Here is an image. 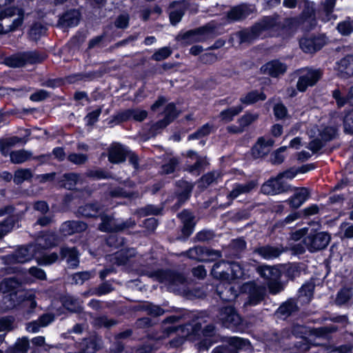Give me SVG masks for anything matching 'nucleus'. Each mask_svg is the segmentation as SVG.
<instances>
[{
    "instance_id": "nucleus-18",
    "label": "nucleus",
    "mask_w": 353,
    "mask_h": 353,
    "mask_svg": "<svg viewBox=\"0 0 353 353\" xmlns=\"http://www.w3.org/2000/svg\"><path fill=\"white\" fill-rule=\"evenodd\" d=\"M157 278L161 283H164L170 288L172 285H178L183 283L184 278L181 274H176L172 272L161 271L158 272Z\"/></svg>"
},
{
    "instance_id": "nucleus-42",
    "label": "nucleus",
    "mask_w": 353,
    "mask_h": 353,
    "mask_svg": "<svg viewBox=\"0 0 353 353\" xmlns=\"http://www.w3.org/2000/svg\"><path fill=\"white\" fill-rule=\"evenodd\" d=\"M177 116L174 104L170 103L165 111V119L160 123V126H165Z\"/></svg>"
},
{
    "instance_id": "nucleus-40",
    "label": "nucleus",
    "mask_w": 353,
    "mask_h": 353,
    "mask_svg": "<svg viewBox=\"0 0 353 353\" xmlns=\"http://www.w3.org/2000/svg\"><path fill=\"white\" fill-rule=\"evenodd\" d=\"M339 32L344 36L349 35L353 32V20L347 18L337 25Z\"/></svg>"
},
{
    "instance_id": "nucleus-38",
    "label": "nucleus",
    "mask_w": 353,
    "mask_h": 353,
    "mask_svg": "<svg viewBox=\"0 0 353 353\" xmlns=\"http://www.w3.org/2000/svg\"><path fill=\"white\" fill-rule=\"evenodd\" d=\"M31 154L26 150H17L10 153V159L14 163H21L30 158Z\"/></svg>"
},
{
    "instance_id": "nucleus-57",
    "label": "nucleus",
    "mask_w": 353,
    "mask_h": 353,
    "mask_svg": "<svg viewBox=\"0 0 353 353\" xmlns=\"http://www.w3.org/2000/svg\"><path fill=\"white\" fill-rule=\"evenodd\" d=\"M29 274L38 279L44 280L46 278V274L44 270L37 267H32L29 269Z\"/></svg>"
},
{
    "instance_id": "nucleus-21",
    "label": "nucleus",
    "mask_w": 353,
    "mask_h": 353,
    "mask_svg": "<svg viewBox=\"0 0 353 353\" xmlns=\"http://www.w3.org/2000/svg\"><path fill=\"white\" fill-rule=\"evenodd\" d=\"M261 70L263 73L276 77L285 72L286 65L277 60H274L263 65Z\"/></svg>"
},
{
    "instance_id": "nucleus-48",
    "label": "nucleus",
    "mask_w": 353,
    "mask_h": 353,
    "mask_svg": "<svg viewBox=\"0 0 353 353\" xmlns=\"http://www.w3.org/2000/svg\"><path fill=\"white\" fill-rule=\"evenodd\" d=\"M64 306L72 312H78L81 307L80 302L72 297L68 298L64 301Z\"/></svg>"
},
{
    "instance_id": "nucleus-29",
    "label": "nucleus",
    "mask_w": 353,
    "mask_h": 353,
    "mask_svg": "<svg viewBox=\"0 0 353 353\" xmlns=\"http://www.w3.org/2000/svg\"><path fill=\"white\" fill-rule=\"evenodd\" d=\"M147 112L143 110H128L121 112L119 117L121 121L133 119L141 121L147 117Z\"/></svg>"
},
{
    "instance_id": "nucleus-13",
    "label": "nucleus",
    "mask_w": 353,
    "mask_h": 353,
    "mask_svg": "<svg viewBox=\"0 0 353 353\" xmlns=\"http://www.w3.org/2000/svg\"><path fill=\"white\" fill-rule=\"evenodd\" d=\"M321 72L319 70L308 69L301 74L297 82V88L299 91H305L308 86L314 85L321 78Z\"/></svg>"
},
{
    "instance_id": "nucleus-63",
    "label": "nucleus",
    "mask_w": 353,
    "mask_h": 353,
    "mask_svg": "<svg viewBox=\"0 0 353 353\" xmlns=\"http://www.w3.org/2000/svg\"><path fill=\"white\" fill-rule=\"evenodd\" d=\"M332 96L334 99L336 100V104L339 108L343 106L347 102L346 99L342 95L339 90H334Z\"/></svg>"
},
{
    "instance_id": "nucleus-12",
    "label": "nucleus",
    "mask_w": 353,
    "mask_h": 353,
    "mask_svg": "<svg viewBox=\"0 0 353 353\" xmlns=\"http://www.w3.org/2000/svg\"><path fill=\"white\" fill-rule=\"evenodd\" d=\"M6 214L9 216L5 221L0 223V238L10 232L12 230L14 223L19 220V215L14 213L12 207L8 206L0 210V216Z\"/></svg>"
},
{
    "instance_id": "nucleus-39",
    "label": "nucleus",
    "mask_w": 353,
    "mask_h": 353,
    "mask_svg": "<svg viewBox=\"0 0 353 353\" xmlns=\"http://www.w3.org/2000/svg\"><path fill=\"white\" fill-rule=\"evenodd\" d=\"M265 99V95L262 92H251L246 96L241 98V101L245 104L250 105L259 101H263Z\"/></svg>"
},
{
    "instance_id": "nucleus-52",
    "label": "nucleus",
    "mask_w": 353,
    "mask_h": 353,
    "mask_svg": "<svg viewBox=\"0 0 353 353\" xmlns=\"http://www.w3.org/2000/svg\"><path fill=\"white\" fill-rule=\"evenodd\" d=\"M171 54V50L168 47L159 49L152 55V59L155 61H162Z\"/></svg>"
},
{
    "instance_id": "nucleus-53",
    "label": "nucleus",
    "mask_w": 353,
    "mask_h": 353,
    "mask_svg": "<svg viewBox=\"0 0 353 353\" xmlns=\"http://www.w3.org/2000/svg\"><path fill=\"white\" fill-rule=\"evenodd\" d=\"M14 319L12 317L0 319V332H8L13 329Z\"/></svg>"
},
{
    "instance_id": "nucleus-51",
    "label": "nucleus",
    "mask_w": 353,
    "mask_h": 353,
    "mask_svg": "<svg viewBox=\"0 0 353 353\" xmlns=\"http://www.w3.org/2000/svg\"><path fill=\"white\" fill-rule=\"evenodd\" d=\"M212 130V126L209 124L203 125L196 133L189 136L190 139H199L210 134Z\"/></svg>"
},
{
    "instance_id": "nucleus-61",
    "label": "nucleus",
    "mask_w": 353,
    "mask_h": 353,
    "mask_svg": "<svg viewBox=\"0 0 353 353\" xmlns=\"http://www.w3.org/2000/svg\"><path fill=\"white\" fill-rule=\"evenodd\" d=\"M219 173L217 172H210L205 175H204L201 179V183L203 185H210L214 181H216L219 177Z\"/></svg>"
},
{
    "instance_id": "nucleus-26",
    "label": "nucleus",
    "mask_w": 353,
    "mask_h": 353,
    "mask_svg": "<svg viewBox=\"0 0 353 353\" xmlns=\"http://www.w3.org/2000/svg\"><path fill=\"white\" fill-rule=\"evenodd\" d=\"M127 151L119 144H114L109 151L108 159L111 163H118L125 159Z\"/></svg>"
},
{
    "instance_id": "nucleus-17",
    "label": "nucleus",
    "mask_w": 353,
    "mask_h": 353,
    "mask_svg": "<svg viewBox=\"0 0 353 353\" xmlns=\"http://www.w3.org/2000/svg\"><path fill=\"white\" fill-rule=\"evenodd\" d=\"M274 141L270 138L267 139L264 138L259 139L252 149V155L255 158H259L267 154L274 145Z\"/></svg>"
},
{
    "instance_id": "nucleus-46",
    "label": "nucleus",
    "mask_w": 353,
    "mask_h": 353,
    "mask_svg": "<svg viewBox=\"0 0 353 353\" xmlns=\"http://www.w3.org/2000/svg\"><path fill=\"white\" fill-rule=\"evenodd\" d=\"M94 274L92 272H81L74 274L72 279L76 284H82L85 281L88 280Z\"/></svg>"
},
{
    "instance_id": "nucleus-6",
    "label": "nucleus",
    "mask_w": 353,
    "mask_h": 353,
    "mask_svg": "<svg viewBox=\"0 0 353 353\" xmlns=\"http://www.w3.org/2000/svg\"><path fill=\"white\" fill-rule=\"evenodd\" d=\"M23 12L17 8H8L0 12V34H5L18 28L23 21Z\"/></svg>"
},
{
    "instance_id": "nucleus-28",
    "label": "nucleus",
    "mask_w": 353,
    "mask_h": 353,
    "mask_svg": "<svg viewBox=\"0 0 353 353\" xmlns=\"http://www.w3.org/2000/svg\"><path fill=\"white\" fill-rule=\"evenodd\" d=\"M59 256L55 252L45 254L44 250H37L36 261L41 265H49L55 263Z\"/></svg>"
},
{
    "instance_id": "nucleus-15",
    "label": "nucleus",
    "mask_w": 353,
    "mask_h": 353,
    "mask_svg": "<svg viewBox=\"0 0 353 353\" xmlns=\"http://www.w3.org/2000/svg\"><path fill=\"white\" fill-rule=\"evenodd\" d=\"M325 43L322 37L303 38L300 41V46L305 52L312 53L320 50Z\"/></svg>"
},
{
    "instance_id": "nucleus-32",
    "label": "nucleus",
    "mask_w": 353,
    "mask_h": 353,
    "mask_svg": "<svg viewBox=\"0 0 353 353\" xmlns=\"http://www.w3.org/2000/svg\"><path fill=\"white\" fill-rule=\"evenodd\" d=\"M61 256L67 259V263L72 267H77L79 263L78 254L74 248H63L61 251Z\"/></svg>"
},
{
    "instance_id": "nucleus-33",
    "label": "nucleus",
    "mask_w": 353,
    "mask_h": 353,
    "mask_svg": "<svg viewBox=\"0 0 353 353\" xmlns=\"http://www.w3.org/2000/svg\"><path fill=\"white\" fill-rule=\"evenodd\" d=\"M28 348V339L26 337H23L18 339L13 347L8 348L7 353H26Z\"/></svg>"
},
{
    "instance_id": "nucleus-24",
    "label": "nucleus",
    "mask_w": 353,
    "mask_h": 353,
    "mask_svg": "<svg viewBox=\"0 0 353 353\" xmlns=\"http://www.w3.org/2000/svg\"><path fill=\"white\" fill-rule=\"evenodd\" d=\"M256 186V183L254 181L240 184H236L232 190L228 194V198L234 199L239 196L250 192Z\"/></svg>"
},
{
    "instance_id": "nucleus-16",
    "label": "nucleus",
    "mask_w": 353,
    "mask_h": 353,
    "mask_svg": "<svg viewBox=\"0 0 353 353\" xmlns=\"http://www.w3.org/2000/svg\"><path fill=\"white\" fill-rule=\"evenodd\" d=\"M59 240L54 233H46L39 236L34 244L36 250H45L57 245Z\"/></svg>"
},
{
    "instance_id": "nucleus-9",
    "label": "nucleus",
    "mask_w": 353,
    "mask_h": 353,
    "mask_svg": "<svg viewBox=\"0 0 353 353\" xmlns=\"http://www.w3.org/2000/svg\"><path fill=\"white\" fill-rule=\"evenodd\" d=\"M259 274L267 281V285L272 294H276L283 289L280 281L281 272L276 267L263 265L258 268Z\"/></svg>"
},
{
    "instance_id": "nucleus-37",
    "label": "nucleus",
    "mask_w": 353,
    "mask_h": 353,
    "mask_svg": "<svg viewBox=\"0 0 353 353\" xmlns=\"http://www.w3.org/2000/svg\"><path fill=\"white\" fill-rule=\"evenodd\" d=\"M314 286L312 283L303 285L299 290V298L303 302H309L313 294Z\"/></svg>"
},
{
    "instance_id": "nucleus-54",
    "label": "nucleus",
    "mask_w": 353,
    "mask_h": 353,
    "mask_svg": "<svg viewBox=\"0 0 353 353\" xmlns=\"http://www.w3.org/2000/svg\"><path fill=\"white\" fill-rule=\"evenodd\" d=\"M87 156L83 154L73 153L68 156V160L70 162L77 165L84 163L87 161Z\"/></svg>"
},
{
    "instance_id": "nucleus-1",
    "label": "nucleus",
    "mask_w": 353,
    "mask_h": 353,
    "mask_svg": "<svg viewBox=\"0 0 353 353\" xmlns=\"http://www.w3.org/2000/svg\"><path fill=\"white\" fill-rule=\"evenodd\" d=\"M179 319V317L178 316L173 315L167 318L164 322L163 328L165 330L167 335H169L170 332L176 330L180 332L181 334V336L170 342V345L174 347H179L182 345L185 341V338L190 341H195L197 339V336L199 335V332L201 329V326L197 323L194 325L188 324L180 329H176L174 325L166 326V324H172L176 322Z\"/></svg>"
},
{
    "instance_id": "nucleus-34",
    "label": "nucleus",
    "mask_w": 353,
    "mask_h": 353,
    "mask_svg": "<svg viewBox=\"0 0 353 353\" xmlns=\"http://www.w3.org/2000/svg\"><path fill=\"white\" fill-rule=\"evenodd\" d=\"M82 180L81 176L74 174L70 173L66 174L63 176V185L69 190L74 188L77 183H81Z\"/></svg>"
},
{
    "instance_id": "nucleus-19",
    "label": "nucleus",
    "mask_w": 353,
    "mask_h": 353,
    "mask_svg": "<svg viewBox=\"0 0 353 353\" xmlns=\"http://www.w3.org/2000/svg\"><path fill=\"white\" fill-rule=\"evenodd\" d=\"M339 75L346 78L353 75V56H347L341 59L336 68Z\"/></svg>"
},
{
    "instance_id": "nucleus-7",
    "label": "nucleus",
    "mask_w": 353,
    "mask_h": 353,
    "mask_svg": "<svg viewBox=\"0 0 353 353\" xmlns=\"http://www.w3.org/2000/svg\"><path fill=\"white\" fill-rule=\"evenodd\" d=\"M307 134L311 141L308 144V148L313 152H316L323 146V142L332 139L336 134V129L332 127H327L320 130L316 125H311L308 128Z\"/></svg>"
},
{
    "instance_id": "nucleus-36",
    "label": "nucleus",
    "mask_w": 353,
    "mask_h": 353,
    "mask_svg": "<svg viewBox=\"0 0 353 353\" xmlns=\"http://www.w3.org/2000/svg\"><path fill=\"white\" fill-rule=\"evenodd\" d=\"M336 0H326L323 4V14L322 19L324 21H329L331 20H335L336 17L332 14L333 8L335 6Z\"/></svg>"
},
{
    "instance_id": "nucleus-49",
    "label": "nucleus",
    "mask_w": 353,
    "mask_h": 353,
    "mask_svg": "<svg viewBox=\"0 0 353 353\" xmlns=\"http://www.w3.org/2000/svg\"><path fill=\"white\" fill-rule=\"evenodd\" d=\"M352 293L350 290L344 288L339 292L336 302L339 305H342L345 303L351 297Z\"/></svg>"
},
{
    "instance_id": "nucleus-4",
    "label": "nucleus",
    "mask_w": 353,
    "mask_h": 353,
    "mask_svg": "<svg viewBox=\"0 0 353 353\" xmlns=\"http://www.w3.org/2000/svg\"><path fill=\"white\" fill-rule=\"evenodd\" d=\"M79 213L87 217L96 216L98 214L101 216V223L99 228L102 232H112L122 230L128 225L116 223V221L111 216L103 214V211L95 205H85L79 208Z\"/></svg>"
},
{
    "instance_id": "nucleus-14",
    "label": "nucleus",
    "mask_w": 353,
    "mask_h": 353,
    "mask_svg": "<svg viewBox=\"0 0 353 353\" xmlns=\"http://www.w3.org/2000/svg\"><path fill=\"white\" fill-rule=\"evenodd\" d=\"M288 190V185L279 179L278 176L275 179H270L261 187V192L265 194H276Z\"/></svg>"
},
{
    "instance_id": "nucleus-35",
    "label": "nucleus",
    "mask_w": 353,
    "mask_h": 353,
    "mask_svg": "<svg viewBox=\"0 0 353 353\" xmlns=\"http://www.w3.org/2000/svg\"><path fill=\"white\" fill-rule=\"evenodd\" d=\"M228 342L231 347L237 350H248L250 347L248 340L237 336L229 338Z\"/></svg>"
},
{
    "instance_id": "nucleus-50",
    "label": "nucleus",
    "mask_w": 353,
    "mask_h": 353,
    "mask_svg": "<svg viewBox=\"0 0 353 353\" xmlns=\"http://www.w3.org/2000/svg\"><path fill=\"white\" fill-rule=\"evenodd\" d=\"M258 119L256 114L248 113L243 115L239 121V125L243 129L245 127L249 125Z\"/></svg>"
},
{
    "instance_id": "nucleus-41",
    "label": "nucleus",
    "mask_w": 353,
    "mask_h": 353,
    "mask_svg": "<svg viewBox=\"0 0 353 353\" xmlns=\"http://www.w3.org/2000/svg\"><path fill=\"white\" fill-rule=\"evenodd\" d=\"M242 110L243 107L241 105H237L223 110L221 112V119L225 122H229L232 120L234 116L241 112Z\"/></svg>"
},
{
    "instance_id": "nucleus-62",
    "label": "nucleus",
    "mask_w": 353,
    "mask_h": 353,
    "mask_svg": "<svg viewBox=\"0 0 353 353\" xmlns=\"http://www.w3.org/2000/svg\"><path fill=\"white\" fill-rule=\"evenodd\" d=\"M183 15V11L182 10H176L170 12V19L171 23L173 25L179 23Z\"/></svg>"
},
{
    "instance_id": "nucleus-47",
    "label": "nucleus",
    "mask_w": 353,
    "mask_h": 353,
    "mask_svg": "<svg viewBox=\"0 0 353 353\" xmlns=\"http://www.w3.org/2000/svg\"><path fill=\"white\" fill-rule=\"evenodd\" d=\"M188 156L190 158H192L193 159L196 160V162L194 163L193 165L190 166L188 168L189 171L190 172H194L199 170L201 167L202 166V164L203 163V160L200 158L194 152L190 151L188 152Z\"/></svg>"
},
{
    "instance_id": "nucleus-20",
    "label": "nucleus",
    "mask_w": 353,
    "mask_h": 353,
    "mask_svg": "<svg viewBox=\"0 0 353 353\" xmlns=\"http://www.w3.org/2000/svg\"><path fill=\"white\" fill-rule=\"evenodd\" d=\"M207 29L203 28L196 30H191L185 33L181 37V41L185 45H189L192 43L202 41L205 39Z\"/></svg>"
},
{
    "instance_id": "nucleus-56",
    "label": "nucleus",
    "mask_w": 353,
    "mask_h": 353,
    "mask_svg": "<svg viewBox=\"0 0 353 353\" xmlns=\"http://www.w3.org/2000/svg\"><path fill=\"white\" fill-rule=\"evenodd\" d=\"M286 150V147H281L272 154V162L274 164H280L283 161L284 156L282 154Z\"/></svg>"
},
{
    "instance_id": "nucleus-3",
    "label": "nucleus",
    "mask_w": 353,
    "mask_h": 353,
    "mask_svg": "<svg viewBox=\"0 0 353 353\" xmlns=\"http://www.w3.org/2000/svg\"><path fill=\"white\" fill-rule=\"evenodd\" d=\"M235 285H237L236 289V285L230 286L228 289V292H231L230 296L225 297L223 292H219L220 297L228 301L232 300L236 297L238 290H239L240 292L249 294V303L251 305H256L262 300L265 293V288L262 286L257 285L255 282L246 283L240 285L239 282L236 281Z\"/></svg>"
},
{
    "instance_id": "nucleus-11",
    "label": "nucleus",
    "mask_w": 353,
    "mask_h": 353,
    "mask_svg": "<svg viewBox=\"0 0 353 353\" xmlns=\"http://www.w3.org/2000/svg\"><path fill=\"white\" fill-rule=\"evenodd\" d=\"M219 320L223 325L230 329H236L241 323V318L232 307H223L219 314Z\"/></svg>"
},
{
    "instance_id": "nucleus-10",
    "label": "nucleus",
    "mask_w": 353,
    "mask_h": 353,
    "mask_svg": "<svg viewBox=\"0 0 353 353\" xmlns=\"http://www.w3.org/2000/svg\"><path fill=\"white\" fill-rule=\"evenodd\" d=\"M36 247L32 244L28 247H22L14 252V254L6 256V261L10 263H23L36 259Z\"/></svg>"
},
{
    "instance_id": "nucleus-59",
    "label": "nucleus",
    "mask_w": 353,
    "mask_h": 353,
    "mask_svg": "<svg viewBox=\"0 0 353 353\" xmlns=\"http://www.w3.org/2000/svg\"><path fill=\"white\" fill-rule=\"evenodd\" d=\"M344 128L347 132H353V112H349L344 119Z\"/></svg>"
},
{
    "instance_id": "nucleus-23",
    "label": "nucleus",
    "mask_w": 353,
    "mask_h": 353,
    "mask_svg": "<svg viewBox=\"0 0 353 353\" xmlns=\"http://www.w3.org/2000/svg\"><path fill=\"white\" fill-rule=\"evenodd\" d=\"M254 10L252 6L241 5L232 8L228 13V18L231 20H240L248 17Z\"/></svg>"
},
{
    "instance_id": "nucleus-31",
    "label": "nucleus",
    "mask_w": 353,
    "mask_h": 353,
    "mask_svg": "<svg viewBox=\"0 0 353 353\" xmlns=\"http://www.w3.org/2000/svg\"><path fill=\"white\" fill-rule=\"evenodd\" d=\"M282 250L271 246H265L260 248L257 250V252L265 259H272L278 257L282 252Z\"/></svg>"
},
{
    "instance_id": "nucleus-8",
    "label": "nucleus",
    "mask_w": 353,
    "mask_h": 353,
    "mask_svg": "<svg viewBox=\"0 0 353 353\" xmlns=\"http://www.w3.org/2000/svg\"><path fill=\"white\" fill-rule=\"evenodd\" d=\"M330 241V236L325 232H319L314 235H309L304 239V246L299 244L293 247L296 254H301L306 248L310 252H315L325 248Z\"/></svg>"
},
{
    "instance_id": "nucleus-64",
    "label": "nucleus",
    "mask_w": 353,
    "mask_h": 353,
    "mask_svg": "<svg viewBox=\"0 0 353 353\" xmlns=\"http://www.w3.org/2000/svg\"><path fill=\"white\" fill-rule=\"evenodd\" d=\"M48 96V92L45 91L44 90H39L32 94H31L30 99L33 101H40Z\"/></svg>"
},
{
    "instance_id": "nucleus-30",
    "label": "nucleus",
    "mask_w": 353,
    "mask_h": 353,
    "mask_svg": "<svg viewBox=\"0 0 353 353\" xmlns=\"http://www.w3.org/2000/svg\"><path fill=\"white\" fill-rule=\"evenodd\" d=\"M79 21V13L77 10H71L63 14L59 20L61 25L65 26H75Z\"/></svg>"
},
{
    "instance_id": "nucleus-5",
    "label": "nucleus",
    "mask_w": 353,
    "mask_h": 353,
    "mask_svg": "<svg viewBox=\"0 0 353 353\" xmlns=\"http://www.w3.org/2000/svg\"><path fill=\"white\" fill-rule=\"evenodd\" d=\"M212 273L214 276L230 283L241 279L244 274V270L237 262L228 263L221 262L213 265Z\"/></svg>"
},
{
    "instance_id": "nucleus-58",
    "label": "nucleus",
    "mask_w": 353,
    "mask_h": 353,
    "mask_svg": "<svg viewBox=\"0 0 353 353\" xmlns=\"http://www.w3.org/2000/svg\"><path fill=\"white\" fill-rule=\"evenodd\" d=\"M21 141V139L18 138V137H12V138H10L9 139H7V140H3V141H1L0 142V149H1V151L3 154H6V149H5V145H8V146H12V145H14L15 144H17V143L20 142Z\"/></svg>"
},
{
    "instance_id": "nucleus-22",
    "label": "nucleus",
    "mask_w": 353,
    "mask_h": 353,
    "mask_svg": "<svg viewBox=\"0 0 353 353\" xmlns=\"http://www.w3.org/2000/svg\"><path fill=\"white\" fill-rule=\"evenodd\" d=\"M87 228L85 223L79 221H65L60 228L63 235H70L76 232L84 231Z\"/></svg>"
},
{
    "instance_id": "nucleus-55",
    "label": "nucleus",
    "mask_w": 353,
    "mask_h": 353,
    "mask_svg": "<svg viewBox=\"0 0 353 353\" xmlns=\"http://www.w3.org/2000/svg\"><path fill=\"white\" fill-rule=\"evenodd\" d=\"M203 252V249L201 247H195L190 249L188 252V256L189 258L195 260H203L201 254Z\"/></svg>"
},
{
    "instance_id": "nucleus-44",
    "label": "nucleus",
    "mask_w": 353,
    "mask_h": 353,
    "mask_svg": "<svg viewBox=\"0 0 353 353\" xmlns=\"http://www.w3.org/2000/svg\"><path fill=\"white\" fill-rule=\"evenodd\" d=\"M296 310V306L294 301H288L281 305L278 309V313L281 315L288 316Z\"/></svg>"
},
{
    "instance_id": "nucleus-60",
    "label": "nucleus",
    "mask_w": 353,
    "mask_h": 353,
    "mask_svg": "<svg viewBox=\"0 0 353 353\" xmlns=\"http://www.w3.org/2000/svg\"><path fill=\"white\" fill-rule=\"evenodd\" d=\"M274 115L277 119H283L287 114V109L282 103H278L274 107Z\"/></svg>"
},
{
    "instance_id": "nucleus-27",
    "label": "nucleus",
    "mask_w": 353,
    "mask_h": 353,
    "mask_svg": "<svg viewBox=\"0 0 353 353\" xmlns=\"http://www.w3.org/2000/svg\"><path fill=\"white\" fill-rule=\"evenodd\" d=\"M179 216L183 223V233L186 236L190 235L193 232L194 225L192 213L188 210H184L179 214Z\"/></svg>"
},
{
    "instance_id": "nucleus-25",
    "label": "nucleus",
    "mask_w": 353,
    "mask_h": 353,
    "mask_svg": "<svg viewBox=\"0 0 353 353\" xmlns=\"http://www.w3.org/2000/svg\"><path fill=\"white\" fill-rule=\"evenodd\" d=\"M310 196L309 190L305 188L297 189L294 196L289 199L291 207L298 208L305 202Z\"/></svg>"
},
{
    "instance_id": "nucleus-43",
    "label": "nucleus",
    "mask_w": 353,
    "mask_h": 353,
    "mask_svg": "<svg viewBox=\"0 0 353 353\" xmlns=\"http://www.w3.org/2000/svg\"><path fill=\"white\" fill-rule=\"evenodd\" d=\"M32 174L28 169L18 170L14 173V182L17 184L21 183L26 180L31 178Z\"/></svg>"
},
{
    "instance_id": "nucleus-45",
    "label": "nucleus",
    "mask_w": 353,
    "mask_h": 353,
    "mask_svg": "<svg viewBox=\"0 0 353 353\" xmlns=\"http://www.w3.org/2000/svg\"><path fill=\"white\" fill-rule=\"evenodd\" d=\"M46 28L41 23H37L31 28L30 36L32 39L37 40L46 32Z\"/></svg>"
},
{
    "instance_id": "nucleus-2",
    "label": "nucleus",
    "mask_w": 353,
    "mask_h": 353,
    "mask_svg": "<svg viewBox=\"0 0 353 353\" xmlns=\"http://www.w3.org/2000/svg\"><path fill=\"white\" fill-rule=\"evenodd\" d=\"M20 282L14 277L7 278L0 283V291L4 294L1 301L3 310H10L16 306L18 297L22 296L23 292L19 290Z\"/></svg>"
}]
</instances>
